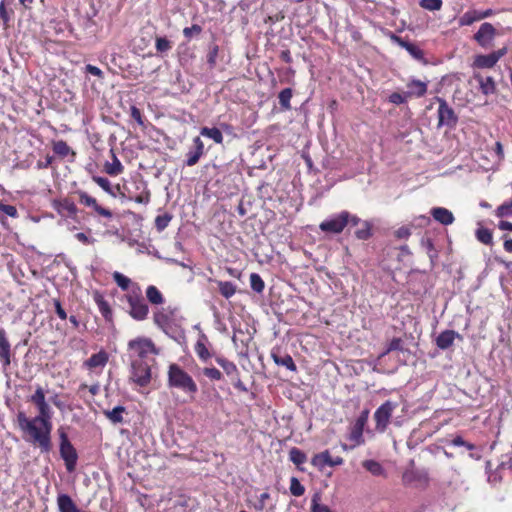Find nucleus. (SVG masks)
I'll return each instance as SVG.
<instances>
[{"instance_id": "63", "label": "nucleus", "mask_w": 512, "mask_h": 512, "mask_svg": "<svg viewBox=\"0 0 512 512\" xmlns=\"http://www.w3.org/2000/svg\"><path fill=\"white\" fill-rule=\"evenodd\" d=\"M85 70L87 73H89L91 75L97 76L99 78L103 77L102 70L94 65H91V64L86 65Z\"/></svg>"}, {"instance_id": "34", "label": "nucleus", "mask_w": 512, "mask_h": 512, "mask_svg": "<svg viewBox=\"0 0 512 512\" xmlns=\"http://www.w3.org/2000/svg\"><path fill=\"white\" fill-rule=\"evenodd\" d=\"M92 180L97 185H99L106 193H108L112 197H116L115 189L107 178L94 175L92 176Z\"/></svg>"}, {"instance_id": "62", "label": "nucleus", "mask_w": 512, "mask_h": 512, "mask_svg": "<svg viewBox=\"0 0 512 512\" xmlns=\"http://www.w3.org/2000/svg\"><path fill=\"white\" fill-rule=\"evenodd\" d=\"M269 498H270V494L269 493H267V492L262 493L259 496L258 502L255 505V508L257 510H263L265 508V506H266V500H268Z\"/></svg>"}, {"instance_id": "60", "label": "nucleus", "mask_w": 512, "mask_h": 512, "mask_svg": "<svg viewBox=\"0 0 512 512\" xmlns=\"http://www.w3.org/2000/svg\"><path fill=\"white\" fill-rule=\"evenodd\" d=\"M369 411L364 410L354 422L355 425L364 428L368 420Z\"/></svg>"}, {"instance_id": "37", "label": "nucleus", "mask_w": 512, "mask_h": 512, "mask_svg": "<svg viewBox=\"0 0 512 512\" xmlns=\"http://www.w3.org/2000/svg\"><path fill=\"white\" fill-rule=\"evenodd\" d=\"M58 212L66 213L69 216H75L77 213V207L72 201L63 200L58 205Z\"/></svg>"}, {"instance_id": "7", "label": "nucleus", "mask_w": 512, "mask_h": 512, "mask_svg": "<svg viewBox=\"0 0 512 512\" xmlns=\"http://www.w3.org/2000/svg\"><path fill=\"white\" fill-rule=\"evenodd\" d=\"M131 366V379L137 385L144 387L150 383L151 368L147 361L129 360Z\"/></svg>"}, {"instance_id": "56", "label": "nucleus", "mask_w": 512, "mask_h": 512, "mask_svg": "<svg viewBox=\"0 0 512 512\" xmlns=\"http://www.w3.org/2000/svg\"><path fill=\"white\" fill-rule=\"evenodd\" d=\"M134 200L140 204H148L149 203L150 191L146 188V186L144 187V190L134 198Z\"/></svg>"}, {"instance_id": "44", "label": "nucleus", "mask_w": 512, "mask_h": 512, "mask_svg": "<svg viewBox=\"0 0 512 512\" xmlns=\"http://www.w3.org/2000/svg\"><path fill=\"white\" fill-rule=\"evenodd\" d=\"M250 285L251 288L257 293H261L265 288L264 281L257 273H252L250 275Z\"/></svg>"}, {"instance_id": "2", "label": "nucleus", "mask_w": 512, "mask_h": 512, "mask_svg": "<svg viewBox=\"0 0 512 512\" xmlns=\"http://www.w3.org/2000/svg\"><path fill=\"white\" fill-rule=\"evenodd\" d=\"M167 376L169 387L181 390L191 398H194V395L198 391L197 384L192 376H190L183 368L175 363L170 364Z\"/></svg>"}, {"instance_id": "19", "label": "nucleus", "mask_w": 512, "mask_h": 512, "mask_svg": "<svg viewBox=\"0 0 512 512\" xmlns=\"http://www.w3.org/2000/svg\"><path fill=\"white\" fill-rule=\"evenodd\" d=\"M271 357L276 365L286 367L288 370L293 372L297 370L296 364L289 354H281L279 350H273L271 352Z\"/></svg>"}, {"instance_id": "26", "label": "nucleus", "mask_w": 512, "mask_h": 512, "mask_svg": "<svg viewBox=\"0 0 512 512\" xmlns=\"http://www.w3.org/2000/svg\"><path fill=\"white\" fill-rule=\"evenodd\" d=\"M475 78L479 82L480 89L483 94L489 95L495 92L496 87L492 77L488 76L484 78L482 76L476 75Z\"/></svg>"}, {"instance_id": "40", "label": "nucleus", "mask_w": 512, "mask_h": 512, "mask_svg": "<svg viewBox=\"0 0 512 512\" xmlns=\"http://www.w3.org/2000/svg\"><path fill=\"white\" fill-rule=\"evenodd\" d=\"M371 224L367 221H363L360 228L355 231V236L359 240H367L371 237Z\"/></svg>"}, {"instance_id": "15", "label": "nucleus", "mask_w": 512, "mask_h": 512, "mask_svg": "<svg viewBox=\"0 0 512 512\" xmlns=\"http://www.w3.org/2000/svg\"><path fill=\"white\" fill-rule=\"evenodd\" d=\"M12 350L4 328L0 327V362L3 369H7L11 364Z\"/></svg>"}, {"instance_id": "39", "label": "nucleus", "mask_w": 512, "mask_h": 512, "mask_svg": "<svg viewBox=\"0 0 512 512\" xmlns=\"http://www.w3.org/2000/svg\"><path fill=\"white\" fill-rule=\"evenodd\" d=\"M321 496L315 493L311 499V512H332L331 509L320 503Z\"/></svg>"}, {"instance_id": "38", "label": "nucleus", "mask_w": 512, "mask_h": 512, "mask_svg": "<svg viewBox=\"0 0 512 512\" xmlns=\"http://www.w3.org/2000/svg\"><path fill=\"white\" fill-rule=\"evenodd\" d=\"M278 98H279V103H280L281 107L284 110H289L291 108L290 100L292 98V89H290V88L283 89L279 93Z\"/></svg>"}, {"instance_id": "18", "label": "nucleus", "mask_w": 512, "mask_h": 512, "mask_svg": "<svg viewBox=\"0 0 512 512\" xmlns=\"http://www.w3.org/2000/svg\"><path fill=\"white\" fill-rule=\"evenodd\" d=\"M431 215L435 221L445 226L451 225L455 220L453 213L450 210L443 207L432 208Z\"/></svg>"}, {"instance_id": "58", "label": "nucleus", "mask_w": 512, "mask_h": 512, "mask_svg": "<svg viewBox=\"0 0 512 512\" xmlns=\"http://www.w3.org/2000/svg\"><path fill=\"white\" fill-rule=\"evenodd\" d=\"M131 117L140 125H144L143 117L141 111L136 106H131L130 109Z\"/></svg>"}, {"instance_id": "35", "label": "nucleus", "mask_w": 512, "mask_h": 512, "mask_svg": "<svg viewBox=\"0 0 512 512\" xmlns=\"http://www.w3.org/2000/svg\"><path fill=\"white\" fill-rule=\"evenodd\" d=\"M476 21H480L479 18V11L477 10H471L465 12L459 19V24L461 26H469L473 24Z\"/></svg>"}, {"instance_id": "41", "label": "nucleus", "mask_w": 512, "mask_h": 512, "mask_svg": "<svg viewBox=\"0 0 512 512\" xmlns=\"http://www.w3.org/2000/svg\"><path fill=\"white\" fill-rule=\"evenodd\" d=\"M112 278L115 281V283L118 285V287H120L124 291L128 290V288L131 284V280L127 276H125L124 274H122L120 272L115 271L112 274Z\"/></svg>"}, {"instance_id": "9", "label": "nucleus", "mask_w": 512, "mask_h": 512, "mask_svg": "<svg viewBox=\"0 0 512 512\" xmlns=\"http://www.w3.org/2000/svg\"><path fill=\"white\" fill-rule=\"evenodd\" d=\"M397 404L387 400L377 408L374 413V420L376 422L375 429L379 432H384L390 422V418L396 409Z\"/></svg>"}, {"instance_id": "33", "label": "nucleus", "mask_w": 512, "mask_h": 512, "mask_svg": "<svg viewBox=\"0 0 512 512\" xmlns=\"http://www.w3.org/2000/svg\"><path fill=\"white\" fill-rule=\"evenodd\" d=\"M475 236L477 240L485 245H491L493 243L492 231L482 226L478 227Z\"/></svg>"}, {"instance_id": "10", "label": "nucleus", "mask_w": 512, "mask_h": 512, "mask_svg": "<svg viewBox=\"0 0 512 512\" xmlns=\"http://www.w3.org/2000/svg\"><path fill=\"white\" fill-rule=\"evenodd\" d=\"M436 101L439 104L438 107V127L447 126L453 128L458 122V117L454 110L448 105L445 99L436 97Z\"/></svg>"}, {"instance_id": "31", "label": "nucleus", "mask_w": 512, "mask_h": 512, "mask_svg": "<svg viewBox=\"0 0 512 512\" xmlns=\"http://www.w3.org/2000/svg\"><path fill=\"white\" fill-rule=\"evenodd\" d=\"M362 466L374 476H384L385 470L382 465L375 460H365Z\"/></svg>"}, {"instance_id": "54", "label": "nucleus", "mask_w": 512, "mask_h": 512, "mask_svg": "<svg viewBox=\"0 0 512 512\" xmlns=\"http://www.w3.org/2000/svg\"><path fill=\"white\" fill-rule=\"evenodd\" d=\"M511 213H512V202L509 204H502L496 210V214L498 217L509 216Z\"/></svg>"}, {"instance_id": "6", "label": "nucleus", "mask_w": 512, "mask_h": 512, "mask_svg": "<svg viewBox=\"0 0 512 512\" xmlns=\"http://www.w3.org/2000/svg\"><path fill=\"white\" fill-rule=\"evenodd\" d=\"M348 211H341L327 217L319 224V229L328 235L340 234L347 226Z\"/></svg>"}, {"instance_id": "50", "label": "nucleus", "mask_w": 512, "mask_h": 512, "mask_svg": "<svg viewBox=\"0 0 512 512\" xmlns=\"http://www.w3.org/2000/svg\"><path fill=\"white\" fill-rule=\"evenodd\" d=\"M203 374L211 380L219 381L222 379V373L214 367H206Z\"/></svg>"}, {"instance_id": "11", "label": "nucleus", "mask_w": 512, "mask_h": 512, "mask_svg": "<svg viewBox=\"0 0 512 512\" xmlns=\"http://www.w3.org/2000/svg\"><path fill=\"white\" fill-rule=\"evenodd\" d=\"M496 35V29L491 23L485 22L481 24L479 30L474 35V40L485 49L492 46Z\"/></svg>"}, {"instance_id": "64", "label": "nucleus", "mask_w": 512, "mask_h": 512, "mask_svg": "<svg viewBox=\"0 0 512 512\" xmlns=\"http://www.w3.org/2000/svg\"><path fill=\"white\" fill-rule=\"evenodd\" d=\"M411 235L410 229L407 227H400L395 231V236L398 239H407Z\"/></svg>"}, {"instance_id": "28", "label": "nucleus", "mask_w": 512, "mask_h": 512, "mask_svg": "<svg viewBox=\"0 0 512 512\" xmlns=\"http://www.w3.org/2000/svg\"><path fill=\"white\" fill-rule=\"evenodd\" d=\"M146 297H147L148 301L153 305H160L164 302V297H163L162 293L154 285H150L147 287Z\"/></svg>"}, {"instance_id": "48", "label": "nucleus", "mask_w": 512, "mask_h": 512, "mask_svg": "<svg viewBox=\"0 0 512 512\" xmlns=\"http://www.w3.org/2000/svg\"><path fill=\"white\" fill-rule=\"evenodd\" d=\"M420 6L429 11H438L442 7V0H421Z\"/></svg>"}, {"instance_id": "1", "label": "nucleus", "mask_w": 512, "mask_h": 512, "mask_svg": "<svg viewBox=\"0 0 512 512\" xmlns=\"http://www.w3.org/2000/svg\"><path fill=\"white\" fill-rule=\"evenodd\" d=\"M29 401L33 403L38 414L29 418L25 412L19 411L16 419L19 429L24 432L31 443L38 446L43 453L52 449L51 432L53 411L46 400L45 392L41 386H37Z\"/></svg>"}, {"instance_id": "23", "label": "nucleus", "mask_w": 512, "mask_h": 512, "mask_svg": "<svg viewBox=\"0 0 512 512\" xmlns=\"http://www.w3.org/2000/svg\"><path fill=\"white\" fill-rule=\"evenodd\" d=\"M107 362L108 354L105 351H100L93 354L88 360H86L85 366H87L89 369H94L98 367H104Z\"/></svg>"}, {"instance_id": "46", "label": "nucleus", "mask_w": 512, "mask_h": 512, "mask_svg": "<svg viewBox=\"0 0 512 512\" xmlns=\"http://www.w3.org/2000/svg\"><path fill=\"white\" fill-rule=\"evenodd\" d=\"M290 492L293 496L299 497L302 496L305 492L304 486L300 483V481L292 477L290 481Z\"/></svg>"}, {"instance_id": "29", "label": "nucleus", "mask_w": 512, "mask_h": 512, "mask_svg": "<svg viewBox=\"0 0 512 512\" xmlns=\"http://www.w3.org/2000/svg\"><path fill=\"white\" fill-rule=\"evenodd\" d=\"M218 285L220 294L226 298H231L237 290V287L235 284H233L230 281H215Z\"/></svg>"}, {"instance_id": "43", "label": "nucleus", "mask_w": 512, "mask_h": 512, "mask_svg": "<svg viewBox=\"0 0 512 512\" xmlns=\"http://www.w3.org/2000/svg\"><path fill=\"white\" fill-rule=\"evenodd\" d=\"M426 479V476L423 475L421 472L419 471H415V470H407L404 472L403 474V482L405 484H411V483H414L415 481L417 480H420V479Z\"/></svg>"}, {"instance_id": "53", "label": "nucleus", "mask_w": 512, "mask_h": 512, "mask_svg": "<svg viewBox=\"0 0 512 512\" xmlns=\"http://www.w3.org/2000/svg\"><path fill=\"white\" fill-rule=\"evenodd\" d=\"M403 341L401 338H393L387 346V352L402 351Z\"/></svg>"}, {"instance_id": "36", "label": "nucleus", "mask_w": 512, "mask_h": 512, "mask_svg": "<svg viewBox=\"0 0 512 512\" xmlns=\"http://www.w3.org/2000/svg\"><path fill=\"white\" fill-rule=\"evenodd\" d=\"M289 459L297 466L303 464L306 462L307 457L304 452H302L300 449L293 447L289 451Z\"/></svg>"}, {"instance_id": "45", "label": "nucleus", "mask_w": 512, "mask_h": 512, "mask_svg": "<svg viewBox=\"0 0 512 512\" xmlns=\"http://www.w3.org/2000/svg\"><path fill=\"white\" fill-rule=\"evenodd\" d=\"M53 151L61 157H66L71 149L65 141L59 140L53 144Z\"/></svg>"}, {"instance_id": "24", "label": "nucleus", "mask_w": 512, "mask_h": 512, "mask_svg": "<svg viewBox=\"0 0 512 512\" xmlns=\"http://www.w3.org/2000/svg\"><path fill=\"white\" fill-rule=\"evenodd\" d=\"M363 430L364 428L362 427H359L355 424L352 425L348 436V439L352 442L350 448H355L359 445L364 444L365 440L363 437Z\"/></svg>"}, {"instance_id": "14", "label": "nucleus", "mask_w": 512, "mask_h": 512, "mask_svg": "<svg viewBox=\"0 0 512 512\" xmlns=\"http://www.w3.org/2000/svg\"><path fill=\"white\" fill-rule=\"evenodd\" d=\"M343 462L344 460L341 457H331L328 450L314 455L311 460L312 465L319 469H323L325 466H340L343 464Z\"/></svg>"}, {"instance_id": "13", "label": "nucleus", "mask_w": 512, "mask_h": 512, "mask_svg": "<svg viewBox=\"0 0 512 512\" xmlns=\"http://www.w3.org/2000/svg\"><path fill=\"white\" fill-rule=\"evenodd\" d=\"M391 39L393 40V42L398 44L400 47L404 48L410 54V56L412 58H414L415 60H417L421 63H424V64L427 63V61L425 60V57H424L423 50L420 49V47H418L416 44L411 43L408 40H405V39H403L399 36H396L394 34L391 36Z\"/></svg>"}, {"instance_id": "17", "label": "nucleus", "mask_w": 512, "mask_h": 512, "mask_svg": "<svg viewBox=\"0 0 512 512\" xmlns=\"http://www.w3.org/2000/svg\"><path fill=\"white\" fill-rule=\"evenodd\" d=\"M78 194H79V199H80L81 204H83L87 207L93 208L96 213H98L99 215H101L105 218L112 217V212L109 209H106V208L100 206L94 197L88 195L84 191H80Z\"/></svg>"}, {"instance_id": "55", "label": "nucleus", "mask_w": 512, "mask_h": 512, "mask_svg": "<svg viewBox=\"0 0 512 512\" xmlns=\"http://www.w3.org/2000/svg\"><path fill=\"white\" fill-rule=\"evenodd\" d=\"M0 212H3L10 217H16L18 215L15 206L3 204L2 202H0Z\"/></svg>"}, {"instance_id": "49", "label": "nucleus", "mask_w": 512, "mask_h": 512, "mask_svg": "<svg viewBox=\"0 0 512 512\" xmlns=\"http://www.w3.org/2000/svg\"><path fill=\"white\" fill-rule=\"evenodd\" d=\"M408 98H410V96L407 91L404 93L394 92L389 96V101L393 104L400 105L405 103Z\"/></svg>"}, {"instance_id": "3", "label": "nucleus", "mask_w": 512, "mask_h": 512, "mask_svg": "<svg viewBox=\"0 0 512 512\" xmlns=\"http://www.w3.org/2000/svg\"><path fill=\"white\" fill-rule=\"evenodd\" d=\"M160 350L147 337H137L128 342L129 360L147 361L149 355H158Z\"/></svg>"}, {"instance_id": "20", "label": "nucleus", "mask_w": 512, "mask_h": 512, "mask_svg": "<svg viewBox=\"0 0 512 512\" xmlns=\"http://www.w3.org/2000/svg\"><path fill=\"white\" fill-rule=\"evenodd\" d=\"M456 337H460L457 332L453 330H445L437 337L436 345L438 348L446 350L453 345Z\"/></svg>"}, {"instance_id": "25", "label": "nucleus", "mask_w": 512, "mask_h": 512, "mask_svg": "<svg viewBox=\"0 0 512 512\" xmlns=\"http://www.w3.org/2000/svg\"><path fill=\"white\" fill-rule=\"evenodd\" d=\"M111 153H112L113 162H111V163L106 162L104 165V171L110 176H117L123 172L124 167H123L122 163L120 162V160L115 155V153L113 151H111Z\"/></svg>"}, {"instance_id": "51", "label": "nucleus", "mask_w": 512, "mask_h": 512, "mask_svg": "<svg viewBox=\"0 0 512 512\" xmlns=\"http://www.w3.org/2000/svg\"><path fill=\"white\" fill-rule=\"evenodd\" d=\"M219 48L217 45H214L210 48L208 54H207V62L211 68H213L216 65V59L218 56Z\"/></svg>"}, {"instance_id": "32", "label": "nucleus", "mask_w": 512, "mask_h": 512, "mask_svg": "<svg viewBox=\"0 0 512 512\" xmlns=\"http://www.w3.org/2000/svg\"><path fill=\"white\" fill-rule=\"evenodd\" d=\"M200 134L202 136H205V137H208V138L212 139L217 144H221L223 142V134L216 127H213V128L203 127L200 130Z\"/></svg>"}, {"instance_id": "52", "label": "nucleus", "mask_w": 512, "mask_h": 512, "mask_svg": "<svg viewBox=\"0 0 512 512\" xmlns=\"http://www.w3.org/2000/svg\"><path fill=\"white\" fill-rule=\"evenodd\" d=\"M97 304H98V307H99V310H100L101 314L106 319H108L111 316V314H112V311H111V308H110L109 304L105 300H103V299L98 300Z\"/></svg>"}, {"instance_id": "12", "label": "nucleus", "mask_w": 512, "mask_h": 512, "mask_svg": "<svg viewBox=\"0 0 512 512\" xmlns=\"http://www.w3.org/2000/svg\"><path fill=\"white\" fill-rule=\"evenodd\" d=\"M507 48L503 47L488 55H477L474 59L473 66L476 68H492L506 54Z\"/></svg>"}, {"instance_id": "5", "label": "nucleus", "mask_w": 512, "mask_h": 512, "mask_svg": "<svg viewBox=\"0 0 512 512\" xmlns=\"http://www.w3.org/2000/svg\"><path fill=\"white\" fill-rule=\"evenodd\" d=\"M176 308H161L154 312L153 320L164 333L171 335L175 332Z\"/></svg>"}, {"instance_id": "21", "label": "nucleus", "mask_w": 512, "mask_h": 512, "mask_svg": "<svg viewBox=\"0 0 512 512\" xmlns=\"http://www.w3.org/2000/svg\"><path fill=\"white\" fill-rule=\"evenodd\" d=\"M408 95L410 97H422L427 92V83L421 80L413 79L407 83Z\"/></svg>"}, {"instance_id": "30", "label": "nucleus", "mask_w": 512, "mask_h": 512, "mask_svg": "<svg viewBox=\"0 0 512 512\" xmlns=\"http://www.w3.org/2000/svg\"><path fill=\"white\" fill-rule=\"evenodd\" d=\"M125 412V407L116 406L112 410H105L104 415L107 419H109L112 423L118 424L123 422V413Z\"/></svg>"}, {"instance_id": "16", "label": "nucleus", "mask_w": 512, "mask_h": 512, "mask_svg": "<svg viewBox=\"0 0 512 512\" xmlns=\"http://www.w3.org/2000/svg\"><path fill=\"white\" fill-rule=\"evenodd\" d=\"M203 154L204 143L200 137H195L193 139V149H190L186 154L185 164L189 167L196 165Z\"/></svg>"}, {"instance_id": "61", "label": "nucleus", "mask_w": 512, "mask_h": 512, "mask_svg": "<svg viewBox=\"0 0 512 512\" xmlns=\"http://www.w3.org/2000/svg\"><path fill=\"white\" fill-rule=\"evenodd\" d=\"M75 238L83 243V244H86V245H89V244H93L95 242V239L92 238V237H89L88 235H86L85 233L83 232H79L75 235Z\"/></svg>"}, {"instance_id": "8", "label": "nucleus", "mask_w": 512, "mask_h": 512, "mask_svg": "<svg viewBox=\"0 0 512 512\" xmlns=\"http://www.w3.org/2000/svg\"><path fill=\"white\" fill-rule=\"evenodd\" d=\"M127 301L129 304V314L133 319L142 321L147 318L149 308L144 298L140 294H129L127 296Z\"/></svg>"}, {"instance_id": "59", "label": "nucleus", "mask_w": 512, "mask_h": 512, "mask_svg": "<svg viewBox=\"0 0 512 512\" xmlns=\"http://www.w3.org/2000/svg\"><path fill=\"white\" fill-rule=\"evenodd\" d=\"M201 32V27L197 24L192 25L191 27H185L183 29V34L185 37L190 38L194 33L199 34Z\"/></svg>"}, {"instance_id": "47", "label": "nucleus", "mask_w": 512, "mask_h": 512, "mask_svg": "<svg viewBox=\"0 0 512 512\" xmlns=\"http://www.w3.org/2000/svg\"><path fill=\"white\" fill-rule=\"evenodd\" d=\"M172 216L168 213L158 215L155 218V226L158 231H163L170 223Z\"/></svg>"}, {"instance_id": "22", "label": "nucleus", "mask_w": 512, "mask_h": 512, "mask_svg": "<svg viewBox=\"0 0 512 512\" xmlns=\"http://www.w3.org/2000/svg\"><path fill=\"white\" fill-rule=\"evenodd\" d=\"M207 337L201 333L198 341L195 344L194 350L199 359L203 362H207L211 358V353L206 347Z\"/></svg>"}, {"instance_id": "57", "label": "nucleus", "mask_w": 512, "mask_h": 512, "mask_svg": "<svg viewBox=\"0 0 512 512\" xmlns=\"http://www.w3.org/2000/svg\"><path fill=\"white\" fill-rule=\"evenodd\" d=\"M453 446H464L468 450H473L475 446L471 443L466 442L461 436H456L451 440Z\"/></svg>"}, {"instance_id": "42", "label": "nucleus", "mask_w": 512, "mask_h": 512, "mask_svg": "<svg viewBox=\"0 0 512 512\" xmlns=\"http://www.w3.org/2000/svg\"><path fill=\"white\" fill-rule=\"evenodd\" d=\"M155 47L157 52L165 53L171 50L172 42L168 40L166 37L157 36L155 39Z\"/></svg>"}, {"instance_id": "4", "label": "nucleus", "mask_w": 512, "mask_h": 512, "mask_svg": "<svg viewBox=\"0 0 512 512\" xmlns=\"http://www.w3.org/2000/svg\"><path fill=\"white\" fill-rule=\"evenodd\" d=\"M60 438V455L65 462V466L68 472H72L76 468L78 455L76 449L73 447L68 439V435L63 428L58 429Z\"/></svg>"}, {"instance_id": "27", "label": "nucleus", "mask_w": 512, "mask_h": 512, "mask_svg": "<svg viewBox=\"0 0 512 512\" xmlns=\"http://www.w3.org/2000/svg\"><path fill=\"white\" fill-rule=\"evenodd\" d=\"M216 362L219 366L222 367V369L225 371V373L228 376H230L232 379H234V376H238V374H239L238 368L233 362H231L223 357H217Z\"/></svg>"}]
</instances>
